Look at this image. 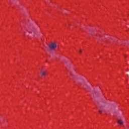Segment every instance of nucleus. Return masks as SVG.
Returning a JSON list of instances; mask_svg holds the SVG:
<instances>
[{
	"label": "nucleus",
	"mask_w": 129,
	"mask_h": 129,
	"mask_svg": "<svg viewBox=\"0 0 129 129\" xmlns=\"http://www.w3.org/2000/svg\"><path fill=\"white\" fill-rule=\"evenodd\" d=\"M49 47L51 50H55L57 47V44L55 42H52L49 45Z\"/></svg>",
	"instance_id": "nucleus-1"
},
{
	"label": "nucleus",
	"mask_w": 129,
	"mask_h": 129,
	"mask_svg": "<svg viewBox=\"0 0 129 129\" xmlns=\"http://www.w3.org/2000/svg\"><path fill=\"white\" fill-rule=\"evenodd\" d=\"M46 71H41L40 72V74L41 76H45L46 75Z\"/></svg>",
	"instance_id": "nucleus-2"
},
{
	"label": "nucleus",
	"mask_w": 129,
	"mask_h": 129,
	"mask_svg": "<svg viewBox=\"0 0 129 129\" xmlns=\"http://www.w3.org/2000/svg\"><path fill=\"white\" fill-rule=\"evenodd\" d=\"M117 122L118 123H119V124H120V125L123 124V121H122V120L121 119H118Z\"/></svg>",
	"instance_id": "nucleus-3"
},
{
	"label": "nucleus",
	"mask_w": 129,
	"mask_h": 129,
	"mask_svg": "<svg viewBox=\"0 0 129 129\" xmlns=\"http://www.w3.org/2000/svg\"><path fill=\"white\" fill-rule=\"evenodd\" d=\"M28 33H29L30 34H32V36H35V34H36V32H35V31H32V32L29 31Z\"/></svg>",
	"instance_id": "nucleus-4"
},
{
	"label": "nucleus",
	"mask_w": 129,
	"mask_h": 129,
	"mask_svg": "<svg viewBox=\"0 0 129 129\" xmlns=\"http://www.w3.org/2000/svg\"><path fill=\"white\" fill-rule=\"evenodd\" d=\"M79 52H80V53H82V50L81 49H80V50H79Z\"/></svg>",
	"instance_id": "nucleus-5"
}]
</instances>
